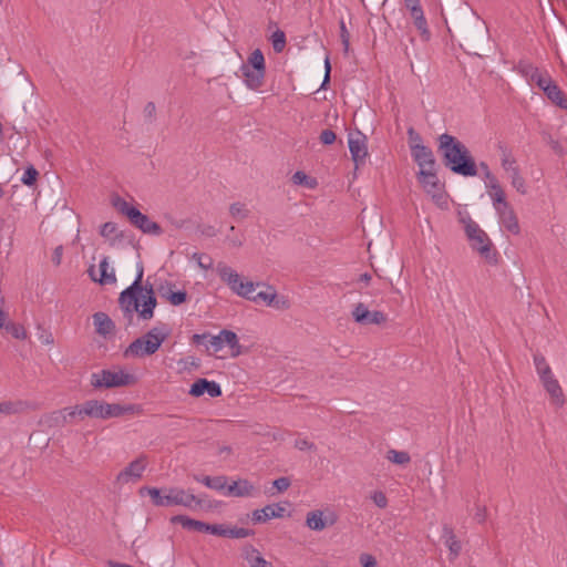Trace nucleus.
<instances>
[{
	"label": "nucleus",
	"instance_id": "obj_44",
	"mask_svg": "<svg viewBox=\"0 0 567 567\" xmlns=\"http://www.w3.org/2000/svg\"><path fill=\"white\" fill-rule=\"evenodd\" d=\"M166 298L171 305L179 306L187 300V292L185 290L169 291Z\"/></svg>",
	"mask_w": 567,
	"mask_h": 567
},
{
	"label": "nucleus",
	"instance_id": "obj_56",
	"mask_svg": "<svg viewBox=\"0 0 567 567\" xmlns=\"http://www.w3.org/2000/svg\"><path fill=\"white\" fill-rule=\"evenodd\" d=\"M290 484L291 483L288 477H279L272 482L274 487L280 493L287 491Z\"/></svg>",
	"mask_w": 567,
	"mask_h": 567
},
{
	"label": "nucleus",
	"instance_id": "obj_14",
	"mask_svg": "<svg viewBox=\"0 0 567 567\" xmlns=\"http://www.w3.org/2000/svg\"><path fill=\"white\" fill-rule=\"evenodd\" d=\"M259 488L256 487L248 480H238L234 481L231 484L227 486V492L225 495L233 497H256L259 495Z\"/></svg>",
	"mask_w": 567,
	"mask_h": 567
},
{
	"label": "nucleus",
	"instance_id": "obj_19",
	"mask_svg": "<svg viewBox=\"0 0 567 567\" xmlns=\"http://www.w3.org/2000/svg\"><path fill=\"white\" fill-rule=\"evenodd\" d=\"M241 556L249 567H274L272 563L266 560L261 553L252 545L244 546Z\"/></svg>",
	"mask_w": 567,
	"mask_h": 567
},
{
	"label": "nucleus",
	"instance_id": "obj_10",
	"mask_svg": "<svg viewBox=\"0 0 567 567\" xmlns=\"http://www.w3.org/2000/svg\"><path fill=\"white\" fill-rule=\"evenodd\" d=\"M147 463L146 455L138 456L117 474L116 482L122 485L138 482L146 470Z\"/></svg>",
	"mask_w": 567,
	"mask_h": 567
},
{
	"label": "nucleus",
	"instance_id": "obj_3",
	"mask_svg": "<svg viewBox=\"0 0 567 567\" xmlns=\"http://www.w3.org/2000/svg\"><path fill=\"white\" fill-rule=\"evenodd\" d=\"M172 329L164 322H158L144 336L135 339L124 350L123 355L126 359L143 358L154 354L162 343L171 336Z\"/></svg>",
	"mask_w": 567,
	"mask_h": 567
},
{
	"label": "nucleus",
	"instance_id": "obj_39",
	"mask_svg": "<svg viewBox=\"0 0 567 567\" xmlns=\"http://www.w3.org/2000/svg\"><path fill=\"white\" fill-rule=\"evenodd\" d=\"M275 289L272 287H268L267 291H259L257 295L252 296L250 295L249 300H252L254 302H264L266 306H270L272 301Z\"/></svg>",
	"mask_w": 567,
	"mask_h": 567
},
{
	"label": "nucleus",
	"instance_id": "obj_23",
	"mask_svg": "<svg viewBox=\"0 0 567 567\" xmlns=\"http://www.w3.org/2000/svg\"><path fill=\"white\" fill-rule=\"evenodd\" d=\"M501 221L504 227L512 234L519 233L518 219L509 205H505V208H497Z\"/></svg>",
	"mask_w": 567,
	"mask_h": 567
},
{
	"label": "nucleus",
	"instance_id": "obj_61",
	"mask_svg": "<svg viewBox=\"0 0 567 567\" xmlns=\"http://www.w3.org/2000/svg\"><path fill=\"white\" fill-rule=\"evenodd\" d=\"M293 446L300 451L312 450L315 447L313 443L307 439H297Z\"/></svg>",
	"mask_w": 567,
	"mask_h": 567
},
{
	"label": "nucleus",
	"instance_id": "obj_52",
	"mask_svg": "<svg viewBox=\"0 0 567 567\" xmlns=\"http://www.w3.org/2000/svg\"><path fill=\"white\" fill-rule=\"evenodd\" d=\"M252 532L243 527H229L228 538H246L250 536Z\"/></svg>",
	"mask_w": 567,
	"mask_h": 567
},
{
	"label": "nucleus",
	"instance_id": "obj_51",
	"mask_svg": "<svg viewBox=\"0 0 567 567\" xmlns=\"http://www.w3.org/2000/svg\"><path fill=\"white\" fill-rule=\"evenodd\" d=\"M229 484H227V477L225 475H218V476H213L212 478V489H215V491H224L227 492V486Z\"/></svg>",
	"mask_w": 567,
	"mask_h": 567
},
{
	"label": "nucleus",
	"instance_id": "obj_12",
	"mask_svg": "<svg viewBox=\"0 0 567 567\" xmlns=\"http://www.w3.org/2000/svg\"><path fill=\"white\" fill-rule=\"evenodd\" d=\"M348 144L355 167L364 164L368 156L367 137L361 132L351 133L349 134Z\"/></svg>",
	"mask_w": 567,
	"mask_h": 567
},
{
	"label": "nucleus",
	"instance_id": "obj_45",
	"mask_svg": "<svg viewBox=\"0 0 567 567\" xmlns=\"http://www.w3.org/2000/svg\"><path fill=\"white\" fill-rule=\"evenodd\" d=\"M408 140H409V146H410L411 152L413 150H415V147L424 146L422 144L421 135L413 127L408 128Z\"/></svg>",
	"mask_w": 567,
	"mask_h": 567
},
{
	"label": "nucleus",
	"instance_id": "obj_34",
	"mask_svg": "<svg viewBox=\"0 0 567 567\" xmlns=\"http://www.w3.org/2000/svg\"><path fill=\"white\" fill-rule=\"evenodd\" d=\"M386 460L398 465H405L411 462V456L405 451L389 450L386 452Z\"/></svg>",
	"mask_w": 567,
	"mask_h": 567
},
{
	"label": "nucleus",
	"instance_id": "obj_9",
	"mask_svg": "<svg viewBox=\"0 0 567 567\" xmlns=\"http://www.w3.org/2000/svg\"><path fill=\"white\" fill-rule=\"evenodd\" d=\"M134 382V377L123 371L102 370L93 373L91 384L93 388H115L124 386Z\"/></svg>",
	"mask_w": 567,
	"mask_h": 567
},
{
	"label": "nucleus",
	"instance_id": "obj_30",
	"mask_svg": "<svg viewBox=\"0 0 567 567\" xmlns=\"http://www.w3.org/2000/svg\"><path fill=\"white\" fill-rule=\"evenodd\" d=\"M411 16L414 20L416 29L421 32L422 35H426V38H429L430 31L422 8H412Z\"/></svg>",
	"mask_w": 567,
	"mask_h": 567
},
{
	"label": "nucleus",
	"instance_id": "obj_31",
	"mask_svg": "<svg viewBox=\"0 0 567 567\" xmlns=\"http://www.w3.org/2000/svg\"><path fill=\"white\" fill-rule=\"evenodd\" d=\"M89 417L106 420L105 402L99 400L86 401Z\"/></svg>",
	"mask_w": 567,
	"mask_h": 567
},
{
	"label": "nucleus",
	"instance_id": "obj_38",
	"mask_svg": "<svg viewBox=\"0 0 567 567\" xmlns=\"http://www.w3.org/2000/svg\"><path fill=\"white\" fill-rule=\"evenodd\" d=\"M368 316H370V311L368 307L362 302H359L352 310V317L358 323H364Z\"/></svg>",
	"mask_w": 567,
	"mask_h": 567
},
{
	"label": "nucleus",
	"instance_id": "obj_5",
	"mask_svg": "<svg viewBox=\"0 0 567 567\" xmlns=\"http://www.w3.org/2000/svg\"><path fill=\"white\" fill-rule=\"evenodd\" d=\"M113 207L122 215L126 216L130 223L144 234L159 236L163 234L162 227L151 220L148 216L141 213L136 207L120 196L112 197Z\"/></svg>",
	"mask_w": 567,
	"mask_h": 567
},
{
	"label": "nucleus",
	"instance_id": "obj_22",
	"mask_svg": "<svg viewBox=\"0 0 567 567\" xmlns=\"http://www.w3.org/2000/svg\"><path fill=\"white\" fill-rule=\"evenodd\" d=\"M32 409H34V405L23 400L0 402V414L3 415L21 414Z\"/></svg>",
	"mask_w": 567,
	"mask_h": 567
},
{
	"label": "nucleus",
	"instance_id": "obj_21",
	"mask_svg": "<svg viewBox=\"0 0 567 567\" xmlns=\"http://www.w3.org/2000/svg\"><path fill=\"white\" fill-rule=\"evenodd\" d=\"M442 538L444 540L445 546L450 550V559L454 560L460 555L462 550V545L461 542L456 538V535L451 526H443Z\"/></svg>",
	"mask_w": 567,
	"mask_h": 567
},
{
	"label": "nucleus",
	"instance_id": "obj_33",
	"mask_svg": "<svg viewBox=\"0 0 567 567\" xmlns=\"http://www.w3.org/2000/svg\"><path fill=\"white\" fill-rule=\"evenodd\" d=\"M133 406H124L118 403H105V415L106 419L120 417L127 412H132Z\"/></svg>",
	"mask_w": 567,
	"mask_h": 567
},
{
	"label": "nucleus",
	"instance_id": "obj_57",
	"mask_svg": "<svg viewBox=\"0 0 567 567\" xmlns=\"http://www.w3.org/2000/svg\"><path fill=\"white\" fill-rule=\"evenodd\" d=\"M511 184L512 186L520 194H526L527 189H526V185H525V179L523 178V176H518V177H515V178H512L511 179Z\"/></svg>",
	"mask_w": 567,
	"mask_h": 567
},
{
	"label": "nucleus",
	"instance_id": "obj_32",
	"mask_svg": "<svg viewBox=\"0 0 567 567\" xmlns=\"http://www.w3.org/2000/svg\"><path fill=\"white\" fill-rule=\"evenodd\" d=\"M64 412H66V414L64 415L65 422H68V417L78 419V420L82 421L86 416H89L86 401L82 404H78V405L64 409Z\"/></svg>",
	"mask_w": 567,
	"mask_h": 567
},
{
	"label": "nucleus",
	"instance_id": "obj_17",
	"mask_svg": "<svg viewBox=\"0 0 567 567\" xmlns=\"http://www.w3.org/2000/svg\"><path fill=\"white\" fill-rule=\"evenodd\" d=\"M412 158L417 164L420 171L432 169L435 167V158L433 152L427 146L415 147L411 152Z\"/></svg>",
	"mask_w": 567,
	"mask_h": 567
},
{
	"label": "nucleus",
	"instance_id": "obj_16",
	"mask_svg": "<svg viewBox=\"0 0 567 567\" xmlns=\"http://www.w3.org/2000/svg\"><path fill=\"white\" fill-rule=\"evenodd\" d=\"M286 507L281 504L266 505L261 509H255L251 513V520L254 524L266 523L271 518H281L285 516Z\"/></svg>",
	"mask_w": 567,
	"mask_h": 567
},
{
	"label": "nucleus",
	"instance_id": "obj_25",
	"mask_svg": "<svg viewBox=\"0 0 567 567\" xmlns=\"http://www.w3.org/2000/svg\"><path fill=\"white\" fill-rule=\"evenodd\" d=\"M515 71L519 73L530 84L535 83L536 79H538L543 74V71H540L532 62L526 60H520L516 64Z\"/></svg>",
	"mask_w": 567,
	"mask_h": 567
},
{
	"label": "nucleus",
	"instance_id": "obj_2",
	"mask_svg": "<svg viewBox=\"0 0 567 567\" xmlns=\"http://www.w3.org/2000/svg\"><path fill=\"white\" fill-rule=\"evenodd\" d=\"M439 151L446 167L462 176H476V164L468 148L456 137L444 133L439 137Z\"/></svg>",
	"mask_w": 567,
	"mask_h": 567
},
{
	"label": "nucleus",
	"instance_id": "obj_28",
	"mask_svg": "<svg viewBox=\"0 0 567 567\" xmlns=\"http://www.w3.org/2000/svg\"><path fill=\"white\" fill-rule=\"evenodd\" d=\"M172 522L181 524L186 529H193L199 533H206L208 526L207 523L196 520L184 515L174 516Z\"/></svg>",
	"mask_w": 567,
	"mask_h": 567
},
{
	"label": "nucleus",
	"instance_id": "obj_63",
	"mask_svg": "<svg viewBox=\"0 0 567 567\" xmlns=\"http://www.w3.org/2000/svg\"><path fill=\"white\" fill-rule=\"evenodd\" d=\"M474 518L477 523H484L486 519V507L477 506Z\"/></svg>",
	"mask_w": 567,
	"mask_h": 567
},
{
	"label": "nucleus",
	"instance_id": "obj_64",
	"mask_svg": "<svg viewBox=\"0 0 567 567\" xmlns=\"http://www.w3.org/2000/svg\"><path fill=\"white\" fill-rule=\"evenodd\" d=\"M340 39L341 42H346L347 39H350V33L347 29L346 22L343 19L340 20Z\"/></svg>",
	"mask_w": 567,
	"mask_h": 567
},
{
	"label": "nucleus",
	"instance_id": "obj_58",
	"mask_svg": "<svg viewBox=\"0 0 567 567\" xmlns=\"http://www.w3.org/2000/svg\"><path fill=\"white\" fill-rule=\"evenodd\" d=\"M359 559L362 567H378L377 559L370 554H361Z\"/></svg>",
	"mask_w": 567,
	"mask_h": 567
},
{
	"label": "nucleus",
	"instance_id": "obj_50",
	"mask_svg": "<svg viewBox=\"0 0 567 567\" xmlns=\"http://www.w3.org/2000/svg\"><path fill=\"white\" fill-rule=\"evenodd\" d=\"M555 81L551 79V76L548 74L547 71H543V74L536 79L535 84L543 91L547 90Z\"/></svg>",
	"mask_w": 567,
	"mask_h": 567
},
{
	"label": "nucleus",
	"instance_id": "obj_26",
	"mask_svg": "<svg viewBox=\"0 0 567 567\" xmlns=\"http://www.w3.org/2000/svg\"><path fill=\"white\" fill-rule=\"evenodd\" d=\"M223 346H227L230 349L231 357H238L241 354V346L239 344L238 337L234 331L224 329L220 332Z\"/></svg>",
	"mask_w": 567,
	"mask_h": 567
},
{
	"label": "nucleus",
	"instance_id": "obj_62",
	"mask_svg": "<svg viewBox=\"0 0 567 567\" xmlns=\"http://www.w3.org/2000/svg\"><path fill=\"white\" fill-rule=\"evenodd\" d=\"M156 113V106L153 102L146 103L144 106V115L145 117L153 120Z\"/></svg>",
	"mask_w": 567,
	"mask_h": 567
},
{
	"label": "nucleus",
	"instance_id": "obj_41",
	"mask_svg": "<svg viewBox=\"0 0 567 567\" xmlns=\"http://www.w3.org/2000/svg\"><path fill=\"white\" fill-rule=\"evenodd\" d=\"M292 182L296 185H306L309 188H315L316 181L310 178L306 173L298 171L292 175Z\"/></svg>",
	"mask_w": 567,
	"mask_h": 567
},
{
	"label": "nucleus",
	"instance_id": "obj_59",
	"mask_svg": "<svg viewBox=\"0 0 567 567\" xmlns=\"http://www.w3.org/2000/svg\"><path fill=\"white\" fill-rule=\"evenodd\" d=\"M116 229H117L116 224H114L112 221H107L102 225L100 234L103 237H110L111 235H113L116 231Z\"/></svg>",
	"mask_w": 567,
	"mask_h": 567
},
{
	"label": "nucleus",
	"instance_id": "obj_8",
	"mask_svg": "<svg viewBox=\"0 0 567 567\" xmlns=\"http://www.w3.org/2000/svg\"><path fill=\"white\" fill-rule=\"evenodd\" d=\"M417 181L426 194H429L436 204H446L444 186L440 183L435 167L432 169L419 171Z\"/></svg>",
	"mask_w": 567,
	"mask_h": 567
},
{
	"label": "nucleus",
	"instance_id": "obj_43",
	"mask_svg": "<svg viewBox=\"0 0 567 567\" xmlns=\"http://www.w3.org/2000/svg\"><path fill=\"white\" fill-rule=\"evenodd\" d=\"M534 364H535V368H536V371H537L538 375L546 374L549 371H551V369H550L549 364L547 363L545 357L543 354H540V353L534 354Z\"/></svg>",
	"mask_w": 567,
	"mask_h": 567
},
{
	"label": "nucleus",
	"instance_id": "obj_27",
	"mask_svg": "<svg viewBox=\"0 0 567 567\" xmlns=\"http://www.w3.org/2000/svg\"><path fill=\"white\" fill-rule=\"evenodd\" d=\"M545 95L548 100H550L555 105L560 109L567 110V95L565 92L555 83H553L547 90H545Z\"/></svg>",
	"mask_w": 567,
	"mask_h": 567
},
{
	"label": "nucleus",
	"instance_id": "obj_6",
	"mask_svg": "<svg viewBox=\"0 0 567 567\" xmlns=\"http://www.w3.org/2000/svg\"><path fill=\"white\" fill-rule=\"evenodd\" d=\"M239 71L245 85L249 90L258 91L264 85L266 76V62L261 50H254L247 62L241 64Z\"/></svg>",
	"mask_w": 567,
	"mask_h": 567
},
{
	"label": "nucleus",
	"instance_id": "obj_60",
	"mask_svg": "<svg viewBox=\"0 0 567 567\" xmlns=\"http://www.w3.org/2000/svg\"><path fill=\"white\" fill-rule=\"evenodd\" d=\"M208 338V343L213 348L214 352H218L224 348L220 333L217 336H209Z\"/></svg>",
	"mask_w": 567,
	"mask_h": 567
},
{
	"label": "nucleus",
	"instance_id": "obj_49",
	"mask_svg": "<svg viewBox=\"0 0 567 567\" xmlns=\"http://www.w3.org/2000/svg\"><path fill=\"white\" fill-rule=\"evenodd\" d=\"M386 321V315L382 311H370L363 324H382Z\"/></svg>",
	"mask_w": 567,
	"mask_h": 567
},
{
	"label": "nucleus",
	"instance_id": "obj_1",
	"mask_svg": "<svg viewBox=\"0 0 567 567\" xmlns=\"http://www.w3.org/2000/svg\"><path fill=\"white\" fill-rule=\"evenodd\" d=\"M143 265L138 264L136 278L120 293L118 305L126 316L132 317L136 312L141 320L148 321L154 317L157 299L153 285L148 281L143 284Z\"/></svg>",
	"mask_w": 567,
	"mask_h": 567
},
{
	"label": "nucleus",
	"instance_id": "obj_42",
	"mask_svg": "<svg viewBox=\"0 0 567 567\" xmlns=\"http://www.w3.org/2000/svg\"><path fill=\"white\" fill-rule=\"evenodd\" d=\"M269 307H272L277 310H287L290 308V301L286 296L278 295L276 291L274 292L272 301Z\"/></svg>",
	"mask_w": 567,
	"mask_h": 567
},
{
	"label": "nucleus",
	"instance_id": "obj_46",
	"mask_svg": "<svg viewBox=\"0 0 567 567\" xmlns=\"http://www.w3.org/2000/svg\"><path fill=\"white\" fill-rule=\"evenodd\" d=\"M206 533L220 537H228L229 526L224 524H208Z\"/></svg>",
	"mask_w": 567,
	"mask_h": 567
},
{
	"label": "nucleus",
	"instance_id": "obj_48",
	"mask_svg": "<svg viewBox=\"0 0 567 567\" xmlns=\"http://www.w3.org/2000/svg\"><path fill=\"white\" fill-rule=\"evenodd\" d=\"M193 259H195L198 266L204 269H210L213 267V258L205 254L195 252L193 255Z\"/></svg>",
	"mask_w": 567,
	"mask_h": 567
},
{
	"label": "nucleus",
	"instance_id": "obj_20",
	"mask_svg": "<svg viewBox=\"0 0 567 567\" xmlns=\"http://www.w3.org/2000/svg\"><path fill=\"white\" fill-rule=\"evenodd\" d=\"M100 277L96 278L94 276L93 267L90 268L89 272L93 280L100 282L101 285H111L116 281V276L114 269L110 267L109 257H103L99 265Z\"/></svg>",
	"mask_w": 567,
	"mask_h": 567
},
{
	"label": "nucleus",
	"instance_id": "obj_47",
	"mask_svg": "<svg viewBox=\"0 0 567 567\" xmlns=\"http://www.w3.org/2000/svg\"><path fill=\"white\" fill-rule=\"evenodd\" d=\"M7 329V331L16 339H24L27 337V332L24 330V328L20 324H17V323H8L6 324L4 323V327Z\"/></svg>",
	"mask_w": 567,
	"mask_h": 567
},
{
	"label": "nucleus",
	"instance_id": "obj_37",
	"mask_svg": "<svg viewBox=\"0 0 567 567\" xmlns=\"http://www.w3.org/2000/svg\"><path fill=\"white\" fill-rule=\"evenodd\" d=\"M270 40H271V44H272L275 52L280 53L284 51V49L286 47V34L284 31H281L279 29L276 30L271 34Z\"/></svg>",
	"mask_w": 567,
	"mask_h": 567
},
{
	"label": "nucleus",
	"instance_id": "obj_53",
	"mask_svg": "<svg viewBox=\"0 0 567 567\" xmlns=\"http://www.w3.org/2000/svg\"><path fill=\"white\" fill-rule=\"evenodd\" d=\"M371 499L380 508H385L388 506L386 495L382 491L373 492L371 495Z\"/></svg>",
	"mask_w": 567,
	"mask_h": 567
},
{
	"label": "nucleus",
	"instance_id": "obj_29",
	"mask_svg": "<svg viewBox=\"0 0 567 567\" xmlns=\"http://www.w3.org/2000/svg\"><path fill=\"white\" fill-rule=\"evenodd\" d=\"M544 388L547 391V393L549 394L554 404H556L557 406L564 405V403H565L564 393H563L561 386L557 380L549 382L548 385H545Z\"/></svg>",
	"mask_w": 567,
	"mask_h": 567
},
{
	"label": "nucleus",
	"instance_id": "obj_36",
	"mask_svg": "<svg viewBox=\"0 0 567 567\" xmlns=\"http://www.w3.org/2000/svg\"><path fill=\"white\" fill-rule=\"evenodd\" d=\"M229 214L235 219L241 220L246 219L249 216L250 212L244 203L236 202L229 206Z\"/></svg>",
	"mask_w": 567,
	"mask_h": 567
},
{
	"label": "nucleus",
	"instance_id": "obj_15",
	"mask_svg": "<svg viewBox=\"0 0 567 567\" xmlns=\"http://www.w3.org/2000/svg\"><path fill=\"white\" fill-rule=\"evenodd\" d=\"M188 393L195 398L202 396L204 393H207L210 398H218L221 395V388L215 381L198 379L192 384Z\"/></svg>",
	"mask_w": 567,
	"mask_h": 567
},
{
	"label": "nucleus",
	"instance_id": "obj_35",
	"mask_svg": "<svg viewBox=\"0 0 567 567\" xmlns=\"http://www.w3.org/2000/svg\"><path fill=\"white\" fill-rule=\"evenodd\" d=\"M146 491L150 495L153 504L155 506H167V501L165 499L164 489H159L156 487H143L141 492Z\"/></svg>",
	"mask_w": 567,
	"mask_h": 567
},
{
	"label": "nucleus",
	"instance_id": "obj_18",
	"mask_svg": "<svg viewBox=\"0 0 567 567\" xmlns=\"http://www.w3.org/2000/svg\"><path fill=\"white\" fill-rule=\"evenodd\" d=\"M486 178L488 179V187L491 189V198L494 203L495 208H505V205H509L506 202L505 192L503 190L502 186L499 185L496 177L491 173V171H487Z\"/></svg>",
	"mask_w": 567,
	"mask_h": 567
},
{
	"label": "nucleus",
	"instance_id": "obj_7",
	"mask_svg": "<svg viewBox=\"0 0 567 567\" xmlns=\"http://www.w3.org/2000/svg\"><path fill=\"white\" fill-rule=\"evenodd\" d=\"M216 272L234 293L243 298H250L256 287L259 286V284L252 281H245L236 270L225 262L217 264Z\"/></svg>",
	"mask_w": 567,
	"mask_h": 567
},
{
	"label": "nucleus",
	"instance_id": "obj_13",
	"mask_svg": "<svg viewBox=\"0 0 567 567\" xmlns=\"http://www.w3.org/2000/svg\"><path fill=\"white\" fill-rule=\"evenodd\" d=\"M338 516L333 512L324 513L316 509L307 514L306 525L311 530L321 532L328 526H332L337 523Z\"/></svg>",
	"mask_w": 567,
	"mask_h": 567
},
{
	"label": "nucleus",
	"instance_id": "obj_24",
	"mask_svg": "<svg viewBox=\"0 0 567 567\" xmlns=\"http://www.w3.org/2000/svg\"><path fill=\"white\" fill-rule=\"evenodd\" d=\"M93 323L96 333L107 337L113 333L115 326L113 320L104 312H96L93 315Z\"/></svg>",
	"mask_w": 567,
	"mask_h": 567
},
{
	"label": "nucleus",
	"instance_id": "obj_4",
	"mask_svg": "<svg viewBox=\"0 0 567 567\" xmlns=\"http://www.w3.org/2000/svg\"><path fill=\"white\" fill-rule=\"evenodd\" d=\"M460 223L463 225L466 238L471 248L476 251L486 262H497V251L493 247L488 235L474 221L467 213H460Z\"/></svg>",
	"mask_w": 567,
	"mask_h": 567
},
{
	"label": "nucleus",
	"instance_id": "obj_40",
	"mask_svg": "<svg viewBox=\"0 0 567 567\" xmlns=\"http://www.w3.org/2000/svg\"><path fill=\"white\" fill-rule=\"evenodd\" d=\"M501 165L505 172H509L517 166L515 157L507 148L502 150Z\"/></svg>",
	"mask_w": 567,
	"mask_h": 567
},
{
	"label": "nucleus",
	"instance_id": "obj_55",
	"mask_svg": "<svg viewBox=\"0 0 567 567\" xmlns=\"http://www.w3.org/2000/svg\"><path fill=\"white\" fill-rule=\"evenodd\" d=\"M320 142L324 145H331L336 142L337 135L332 130H323L319 136Z\"/></svg>",
	"mask_w": 567,
	"mask_h": 567
},
{
	"label": "nucleus",
	"instance_id": "obj_54",
	"mask_svg": "<svg viewBox=\"0 0 567 567\" xmlns=\"http://www.w3.org/2000/svg\"><path fill=\"white\" fill-rule=\"evenodd\" d=\"M38 176V172L34 167H29L24 171L22 176V183L24 185L31 186L34 184Z\"/></svg>",
	"mask_w": 567,
	"mask_h": 567
},
{
	"label": "nucleus",
	"instance_id": "obj_11",
	"mask_svg": "<svg viewBox=\"0 0 567 567\" xmlns=\"http://www.w3.org/2000/svg\"><path fill=\"white\" fill-rule=\"evenodd\" d=\"M165 499L167 501V506H184L187 508H193L202 505V501L198 499L194 494L179 488V487H171L164 488Z\"/></svg>",
	"mask_w": 567,
	"mask_h": 567
}]
</instances>
